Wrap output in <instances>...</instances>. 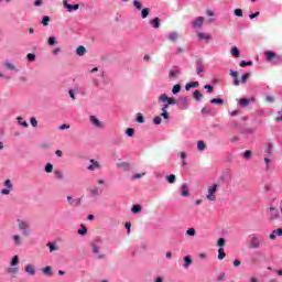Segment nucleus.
Listing matches in <instances>:
<instances>
[{
	"instance_id": "1",
	"label": "nucleus",
	"mask_w": 282,
	"mask_h": 282,
	"mask_svg": "<svg viewBox=\"0 0 282 282\" xmlns=\"http://www.w3.org/2000/svg\"><path fill=\"white\" fill-rule=\"evenodd\" d=\"M264 57L268 63H272L273 65L282 63V55L272 51H265Z\"/></svg>"
},
{
	"instance_id": "2",
	"label": "nucleus",
	"mask_w": 282,
	"mask_h": 282,
	"mask_svg": "<svg viewBox=\"0 0 282 282\" xmlns=\"http://www.w3.org/2000/svg\"><path fill=\"white\" fill-rule=\"evenodd\" d=\"M248 248L249 250H259L261 248V238L257 235H251Z\"/></svg>"
},
{
	"instance_id": "3",
	"label": "nucleus",
	"mask_w": 282,
	"mask_h": 282,
	"mask_svg": "<svg viewBox=\"0 0 282 282\" xmlns=\"http://www.w3.org/2000/svg\"><path fill=\"white\" fill-rule=\"evenodd\" d=\"M217 183L213 184V186L208 187L207 194L205 195V199L207 202H217V196L215 193H217Z\"/></svg>"
},
{
	"instance_id": "4",
	"label": "nucleus",
	"mask_w": 282,
	"mask_h": 282,
	"mask_svg": "<svg viewBox=\"0 0 282 282\" xmlns=\"http://www.w3.org/2000/svg\"><path fill=\"white\" fill-rule=\"evenodd\" d=\"M17 221L19 230H22V235L24 237H30V231H28V228H30V223L21 219H18Z\"/></svg>"
},
{
	"instance_id": "5",
	"label": "nucleus",
	"mask_w": 282,
	"mask_h": 282,
	"mask_svg": "<svg viewBox=\"0 0 282 282\" xmlns=\"http://www.w3.org/2000/svg\"><path fill=\"white\" fill-rule=\"evenodd\" d=\"M158 102H167V105H177V99L174 97H169L166 94H162L158 98Z\"/></svg>"
},
{
	"instance_id": "6",
	"label": "nucleus",
	"mask_w": 282,
	"mask_h": 282,
	"mask_svg": "<svg viewBox=\"0 0 282 282\" xmlns=\"http://www.w3.org/2000/svg\"><path fill=\"white\" fill-rule=\"evenodd\" d=\"M194 29H199L202 25H204V17H198L196 20L192 23Z\"/></svg>"
},
{
	"instance_id": "7",
	"label": "nucleus",
	"mask_w": 282,
	"mask_h": 282,
	"mask_svg": "<svg viewBox=\"0 0 282 282\" xmlns=\"http://www.w3.org/2000/svg\"><path fill=\"white\" fill-rule=\"evenodd\" d=\"M63 6L66 7V9L68 10V12H72V10H78L80 8L79 4H69L67 3V0H63Z\"/></svg>"
},
{
	"instance_id": "8",
	"label": "nucleus",
	"mask_w": 282,
	"mask_h": 282,
	"mask_svg": "<svg viewBox=\"0 0 282 282\" xmlns=\"http://www.w3.org/2000/svg\"><path fill=\"white\" fill-rule=\"evenodd\" d=\"M90 122L94 124V127H97L98 129H102V122L96 118V116H90Z\"/></svg>"
},
{
	"instance_id": "9",
	"label": "nucleus",
	"mask_w": 282,
	"mask_h": 282,
	"mask_svg": "<svg viewBox=\"0 0 282 282\" xmlns=\"http://www.w3.org/2000/svg\"><path fill=\"white\" fill-rule=\"evenodd\" d=\"M6 271L11 274V279H17V274H19V268L17 267L8 268Z\"/></svg>"
},
{
	"instance_id": "10",
	"label": "nucleus",
	"mask_w": 282,
	"mask_h": 282,
	"mask_svg": "<svg viewBox=\"0 0 282 282\" xmlns=\"http://www.w3.org/2000/svg\"><path fill=\"white\" fill-rule=\"evenodd\" d=\"M67 202H69L70 206H80L82 198H72V196L66 197Z\"/></svg>"
},
{
	"instance_id": "11",
	"label": "nucleus",
	"mask_w": 282,
	"mask_h": 282,
	"mask_svg": "<svg viewBox=\"0 0 282 282\" xmlns=\"http://www.w3.org/2000/svg\"><path fill=\"white\" fill-rule=\"evenodd\" d=\"M90 165L87 166L88 171H96V169L100 167V163L96 160H90Z\"/></svg>"
},
{
	"instance_id": "12",
	"label": "nucleus",
	"mask_w": 282,
	"mask_h": 282,
	"mask_svg": "<svg viewBox=\"0 0 282 282\" xmlns=\"http://www.w3.org/2000/svg\"><path fill=\"white\" fill-rule=\"evenodd\" d=\"M25 272L30 274L31 276H34L36 274V269L32 264H26L25 265Z\"/></svg>"
},
{
	"instance_id": "13",
	"label": "nucleus",
	"mask_w": 282,
	"mask_h": 282,
	"mask_svg": "<svg viewBox=\"0 0 282 282\" xmlns=\"http://www.w3.org/2000/svg\"><path fill=\"white\" fill-rule=\"evenodd\" d=\"M192 264H193V259L189 256L185 257L184 264H183L184 269L188 270V268H191Z\"/></svg>"
},
{
	"instance_id": "14",
	"label": "nucleus",
	"mask_w": 282,
	"mask_h": 282,
	"mask_svg": "<svg viewBox=\"0 0 282 282\" xmlns=\"http://www.w3.org/2000/svg\"><path fill=\"white\" fill-rule=\"evenodd\" d=\"M76 54H77V56H85V54H87V48H85V46L80 45L77 47Z\"/></svg>"
},
{
	"instance_id": "15",
	"label": "nucleus",
	"mask_w": 282,
	"mask_h": 282,
	"mask_svg": "<svg viewBox=\"0 0 282 282\" xmlns=\"http://www.w3.org/2000/svg\"><path fill=\"white\" fill-rule=\"evenodd\" d=\"M188 185L186 184H183L182 187H181V195L182 197H188Z\"/></svg>"
},
{
	"instance_id": "16",
	"label": "nucleus",
	"mask_w": 282,
	"mask_h": 282,
	"mask_svg": "<svg viewBox=\"0 0 282 282\" xmlns=\"http://www.w3.org/2000/svg\"><path fill=\"white\" fill-rule=\"evenodd\" d=\"M193 87H199V82H191L185 85L186 91H188L189 89H193Z\"/></svg>"
},
{
	"instance_id": "17",
	"label": "nucleus",
	"mask_w": 282,
	"mask_h": 282,
	"mask_svg": "<svg viewBox=\"0 0 282 282\" xmlns=\"http://www.w3.org/2000/svg\"><path fill=\"white\" fill-rule=\"evenodd\" d=\"M182 74L181 69L170 70L169 78H177Z\"/></svg>"
},
{
	"instance_id": "18",
	"label": "nucleus",
	"mask_w": 282,
	"mask_h": 282,
	"mask_svg": "<svg viewBox=\"0 0 282 282\" xmlns=\"http://www.w3.org/2000/svg\"><path fill=\"white\" fill-rule=\"evenodd\" d=\"M149 14H151V9L144 8L141 10V19H147V17H149Z\"/></svg>"
},
{
	"instance_id": "19",
	"label": "nucleus",
	"mask_w": 282,
	"mask_h": 282,
	"mask_svg": "<svg viewBox=\"0 0 282 282\" xmlns=\"http://www.w3.org/2000/svg\"><path fill=\"white\" fill-rule=\"evenodd\" d=\"M198 39H202L203 41H210L212 36L208 33H198Z\"/></svg>"
},
{
	"instance_id": "20",
	"label": "nucleus",
	"mask_w": 282,
	"mask_h": 282,
	"mask_svg": "<svg viewBox=\"0 0 282 282\" xmlns=\"http://www.w3.org/2000/svg\"><path fill=\"white\" fill-rule=\"evenodd\" d=\"M194 98H195V100H197V101L204 100V95H202V91L195 90V91H194Z\"/></svg>"
},
{
	"instance_id": "21",
	"label": "nucleus",
	"mask_w": 282,
	"mask_h": 282,
	"mask_svg": "<svg viewBox=\"0 0 282 282\" xmlns=\"http://www.w3.org/2000/svg\"><path fill=\"white\" fill-rule=\"evenodd\" d=\"M20 261L19 256H14L10 263L11 268H17V264L20 263Z\"/></svg>"
},
{
	"instance_id": "22",
	"label": "nucleus",
	"mask_w": 282,
	"mask_h": 282,
	"mask_svg": "<svg viewBox=\"0 0 282 282\" xmlns=\"http://www.w3.org/2000/svg\"><path fill=\"white\" fill-rule=\"evenodd\" d=\"M180 91H182V86L180 84L174 85L172 88V94H174V96H175V95L180 94Z\"/></svg>"
},
{
	"instance_id": "23",
	"label": "nucleus",
	"mask_w": 282,
	"mask_h": 282,
	"mask_svg": "<svg viewBox=\"0 0 282 282\" xmlns=\"http://www.w3.org/2000/svg\"><path fill=\"white\" fill-rule=\"evenodd\" d=\"M218 259H219V261L226 259V252L224 251V248H221V247L218 249Z\"/></svg>"
},
{
	"instance_id": "24",
	"label": "nucleus",
	"mask_w": 282,
	"mask_h": 282,
	"mask_svg": "<svg viewBox=\"0 0 282 282\" xmlns=\"http://www.w3.org/2000/svg\"><path fill=\"white\" fill-rule=\"evenodd\" d=\"M160 22H161V20H160V18H154L152 21H151V23H152V25H153V28L155 29V30H158V28H160Z\"/></svg>"
},
{
	"instance_id": "25",
	"label": "nucleus",
	"mask_w": 282,
	"mask_h": 282,
	"mask_svg": "<svg viewBox=\"0 0 282 282\" xmlns=\"http://www.w3.org/2000/svg\"><path fill=\"white\" fill-rule=\"evenodd\" d=\"M132 213H133L134 215H138V213H142V206H140V205H133V206H132Z\"/></svg>"
},
{
	"instance_id": "26",
	"label": "nucleus",
	"mask_w": 282,
	"mask_h": 282,
	"mask_svg": "<svg viewBox=\"0 0 282 282\" xmlns=\"http://www.w3.org/2000/svg\"><path fill=\"white\" fill-rule=\"evenodd\" d=\"M4 67H7V69H10L11 72H14V69H17V66H14L12 62H6Z\"/></svg>"
},
{
	"instance_id": "27",
	"label": "nucleus",
	"mask_w": 282,
	"mask_h": 282,
	"mask_svg": "<svg viewBox=\"0 0 282 282\" xmlns=\"http://www.w3.org/2000/svg\"><path fill=\"white\" fill-rule=\"evenodd\" d=\"M13 242H14V246H21V243H22L21 236L14 235L13 236Z\"/></svg>"
},
{
	"instance_id": "28",
	"label": "nucleus",
	"mask_w": 282,
	"mask_h": 282,
	"mask_svg": "<svg viewBox=\"0 0 282 282\" xmlns=\"http://www.w3.org/2000/svg\"><path fill=\"white\" fill-rule=\"evenodd\" d=\"M231 54L235 56V58H239V54H240L239 48L237 46H234L231 48Z\"/></svg>"
},
{
	"instance_id": "29",
	"label": "nucleus",
	"mask_w": 282,
	"mask_h": 282,
	"mask_svg": "<svg viewBox=\"0 0 282 282\" xmlns=\"http://www.w3.org/2000/svg\"><path fill=\"white\" fill-rule=\"evenodd\" d=\"M54 175H55L56 180H63V177H64L63 172L61 170H55Z\"/></svg>"
},
{
	"instance_id": "30",
	"label": "nucleus",
	"mask_w": 282,
	"mask_h": 282,
	"mask_svg": "<svg viewBox=\"0 0 282 282\" xmlns=\"http://www.w3.org/2000/svg\"><path fill=\"white\" fill-rule=\"evenodd\" d=\"M175 180H176V177L174 174L166 176V182H169V184H175Z\"/></svg>"
},
{
	"instance_id": "31",
	"label": "nucleus",
	"mask_w": 282,
	"mask_h": 282,
	"mask_svg": "<svg viewBox=\"0 0 282 282\" xmlns=\"http://www.w3.org/2000/svg\"><path fill=\"white\" fill-rule=\"evenodd\" d=\"M90 193H91V195H93L94 197L100 196V191L98 189V187H93V188L90 189Z\"/></svg>"
},
{
	"instance_id": "32",
	"label": "nucleus",
	"mask_w": 282,
	"mask_h": 282,
	"mask_svg": "<svg viewBox=\"0 0 282 282\" xmlns=\"http://www.w3.org/2000/svg\"><path fill=\"white\" fill-rule=\"evenodd\" d=\"M50 21H52V18L45 15V17L42 19V25H44V26L50 25Z\"/></svg>"
},
{
	"instance_id": "33",
	"label": "nucleus",
	"mask_w": 282,
	"mask_h": 282,
	"mask_svg": "<svg viewBox=\"0 0 282 282\" xmlns=\"http://www.w3.org/2000/svg\"><path fill=\"white\" fill-rule=\"evenodd\" d=\"M197 149L198 151H204L206 149V143L204 141H198Z\"/></svg>"
},
{
	"instance_id": "34",
	"label": "nucleus",
	"mask_w": 282,
	"mask_h": 282,
	"mask_svg": "<svg viewBox=\"0 0 282 282\" xmlns=\"http://www.w3.org/2000/svg\"><path fill=\"white\" fill-rule=\"evenodd\" d=\"M212 105H224V99L214 98L210 100Z\"/></svg>"
},
{
	"instance_id": "35",
	"label": "nucleus",
	"mask_w": 282,
	"mask_h": 282,
	"mask_svg": "<svg viewBox=\"0 0 282 282\" xmlns=\"http://www.w3.org/2000/svg\"><path fill=\"white\" fill-rule=\"evenodd\" d=\"M137 122H139V124H144L145 122L144 117L140 112L137 116Z\"/></svg>"
},
{
	"instance_id": "36",
	"label": "nucleus",
	"mask_w": 282,
	"mask_h": 282,
	"mask_svg": "<svg viewBox=\"0 0 282 282\" xmlns=\"http://www.w3.org/2000/svg\"><path fill=\"white\" fill-rule=\"evenodd\" d=\"M249 104H250V99H246V98H242L239 101L240 107H246Z\"/></svg>"
},
{
	"instance_id": "37",
	"label": "nucleus",
	"mask_w": 282,
	"mask_h": 282,
	"mask_svg": "<svg viewBox=\"0 0 282 282\" xmlns=\"http://www.w3.org/2000/svg\"><path fill=\"white\" fill-rule=\"evenodd\" d=\"M186 235H188L189 237H195V235H197V231L195 230V228H189L187 229Z\"/></svg>"
},
{
	"instance_id": "38",
	"label": "nucleus",
	"mask_w": 282,
	"mask_h": 282,
	"mask_svg": "<svg viewBox=\"0 0 282 282\" xmlns=\"http://www.w3.org/2000/svg\"><path fill=\"white\" fill-rule=\"evenodd\" d=\"M87 232V227L85 225H82V229L77 230V235L84 236Z\"/></svg>"
},
{
	"instance_id": "39",
	"label": "nucleus",
	"mask_w": 282,
	"mask_h": 282,
	"mask_svg": "<svg viewBox=\"0 0 282 282\" xmlns=\"http://www.w3.org/2000/svg\"><path fill=\"white\" fill-rule=\"evenodd\" d=\"M126 133H127V135H129V138H133V134L135 133V130L132 129V128H128L126 130Z\"/></svg>"
},
{
	"instance_id": "40",
	"label": "nucleus",
	"mask_w": 282,
	"mask_h": 282,
	"mask_svg": "<svg viewBox=\"0 0 282 282\" xmlns=\"http://www.w3.org/2000/svg\"><path fill=\"white\" fill-rule=\"evenodd\" d=\"M28 61H30V63H32V61H36V55L34 53H29L26 55Z\"/></svg>"
},
{
	"instance_id": "41",
	"label": "nucleus",
	"mask_w": 282,
	"mask_h": 282,
	"mask_svg": "<svg viewBox=\"0 0 282 282\" xmlns=\"http://www.w3.org/2000/svg\"><path fill=\"white\" fill-rule=\"evenodd\" d=\"M177 33L176 32H173L169 35V39L170 41H173L175 43V41H177Z\"/></svg>"
},
{
	"instance_id": "42",
	"label": "nucleus",
	"mask_w": 282,
	"mask_h": 282,
	"mask_svg": "<svg viewBox=\"0 0 282 282\" xmlns=\"http://www.w3.org/2000/svg\"><path fill=\"white\" fill-rule=\"evenodd\" d=\"M45 171L46 173H52V171H54V165H52V163H47L45 166Z\"/></svg>"
},
{
	"instance_id": "43",
	"label": "nucleus",
	"mask_w": 282,
	"mask_h": 282,
	"mask_svg": "<svg viewBox=\"0 0 282 282\" xmlns=\"http://www.w3.org/2000/svg\"><path fill=\"white\" fill-rule=\"evenodd\" d=\"M162 118H164V120H171V116L169 115V111L164 110L161 113Z\"/></svg>"
},
{
	"instance_id": "44",
	"label": "nucleus",
	"mask_w": 282,
	"mask_h": 282,
	"mask_svg": "<svg viewBox=\"0 0 282 282\" xmlns=\"http://www.w3.org/2000/svg\"><path fill=\"white\" fill-rule=\"evenodd\" d=\"M250 65H252V61H249V62L241 61V62H240V67H248V66H250Z\"/></svg>"
},
{
	"instance_id": "45",
	"label": "nucleus",
	"mask_w": 282,
	"mask_h": 282,
	"mask_svg": "<svg viewBox=\"0 0 282 282\" xmlns=\"http://www.w3.org/2000/svg\"><path fill=\"white\" fill-rule=\"evenodd\" d=\"M133 6H134V8H137V10H142V3L140 1L134 0Z\"/></svg>"
},
{
	"instance_id": "46",
	"label": "nucleus",
	"mask_w": 282,
	"mask_h": 282,
	"mask_svg": "<svg viewBox=\"0 0 282 282\" xmlns=\"http://www.w3.org/2000/svg\"><path fill=\"white\" fill-rule=\"evenodd\" d=\"M204 89H206L208 91V94H213V91H215V87H213L210 85H205Z\"/></svg>"
},
{
	"instance_id": "47",
	"label": "nucleus",
	"mask_w": 282,
	"mask_h": 282,
	"mask_svg": "<svg viewBox=\"0 0 282 282\" xmlns=\"http://www.w3.org/2000/svg\"><path fill=\"white\" fill-rule=\"evenodd\" d=\"M217 246H219V248H224V246H226V239L220 238L217 242Z\"/></svg>"
},
{
	"instance_id": "48",
	"label": "nucleus",
	"mask_w": 282,
	"mask_h": 282,
	"mask_svg": "<svg viewBox=\"0 0 282 282\" xmlns=\"http://www.w3.org/2000/svg\"><path fill=\"white\" fill-rule=\"evenodd\" d=\"M234 14H235L236 17H243V10H241V9H236V10L234 11Z\"/></svg>"
},
{
	"instance_id": "49",
	"label": "nucleus",
	"mask_w": 282,
	"mask_h": 282,
	"mask_svg": "<svg viewBox=\"0 0 282 282\" xmlns=\"http://www.w3.org/2000/svg\"><path fill=\"white\" fill-rule=\"evenodd\" d=\"M198 76H202V74H204V72H206V68H204V66H198L196 69Z\"/></svg>"
},
{
	"instance_id": "50",
	"label": "nucleus",
	"mask_w": 282,
	"mask_h": 282,
	"mask_svg": "<svg viewBox=\"0 0 282 282\" xmlns=\"http://www.w3.org/2000/svg\"><path fill=\"white\" fill-rule=\"evenodd\" d=\"M202 113H203L204 116H210V109H208V107H204V108L202 109Z\"/></svg>"
},
{
	"instance_id": "51",
	"label": "nucleus",
	"mask_w": 282,
	"mask_h": 282,
	"mask_svg": "<svg viewBox=\"0 0 282 282\" xmlns=\"http://www.w3.org/2000/svg\"><path fill=\"white\" fill-rule=\"evenodd\" d=\"M243 158H245L246 160H248L249 158H252V151L247 150V151L243 153Z\"/></svg>"
},
{
	"instance_id": "52",
	"label": "nucleus",
	"mask_w": 282,
	"mask_h": 282,
	"mask_svg": "<svg viewBox=\"0 0 282 282\" xmlns=\"http://www.w3.org/2000/svg\"><path fill=\"white\" fill-rule=\"evenodd\" d=\"M17 120L20 122V124L22 127H25V128L28 127V122L26 121H21V120H23V117H18Z\"/></svg>"
},
{
	"instance_id": "53",
	"label": "nucleus",
	"mask_w": 282,
	"mask_h": 282,
	"mask_svg": "<svg viewBox=\"0 0 282 282\" xmlns=\"http://www.w3.org/2000/svg\"><path fill=\"white\" fill-rule=\"evenodd\" d=\"M43 274H50L52 272V267H45L42 269Z\"/></svg>"
},
{
	"instance_id": "54",
	"label": "nucleus",
	"mask_w": 282,
	"mask_h": 282,
	"mask_svg": "<svg viewBox=\"0 0 282 282\" xmlns=\"http://www.w3.org/2000/svg\"><path fill=\"white\" fill-rule=\"evenodd\" d=\"M48 45H56V37L54 36L48 37Z\"/></svg>"
},
{
	"instance_id": "55",
	"label": "nucleus",
	"mask_w": 282,
	"mask_h": 282,
	"mask_svg": "<svg viewBox=\"0 0 282 282\" xmlns=\"http://www.w3.org/2000/svg\"><path fill=\"white\" fill-rule=\"evenodd\" d=\"M229 74L232 76V78H237L239 76V72L232 69L229 70Z\"/></svg>"
},
{
	"instance_id": "56",
	"label": "nucleus",
	"mask_w": 282,
	"mask_h": 282,
	"mask_svg": "<svg viewBox=\"0 0 282 282\" xmlns=\"http://www.w3.org/2000/svg\"><path fill=\"white\" fill-rule=\"evenodd\" d=\"M279 217V213H276V212H273V213H271V215H270V219L272 220V221H274V219H276Z\"/></svg>"
},
{
	"instance_id": "57",
	"label": "nucleus",
	"mask_w": 282,
	"mask_h": 282,
	"mask_svg": "<svg viewBox=\"0 0 282 282\" xmlns=\"http://www.w3.org/2000/svg\"><path fill=\"white\" fill-rule=\"evenodd\" d=\"M249 76H250V73L243 74L241 76V83H246L248 80Z\"/></svg>"
},
{
	"instance_id": "58",
	"label": "nucleus",
	"mask_w": 282,
	"mask_h": 282,
	"mask_svg": "<svg viewBox=\"0 0 282 282\" xmlns=\"http://www.w3.org/2000/svg\"><path fill=\"white\" fill-rule=\"evenodd\" d=\"M30 122L33 127H39V121H36V118L32 117Z\"/></svg>"
},
{
	"instance_id": "59",
	"label": "nucleus",
	"mask_w": 282,
	"mask_h": 282,
	"mask_svg": "<svg viewBox=\"0 0 282 282\" xmlns=\"http://www.w3.org/2000/svg\"><path fill=\"white\" fill-rule=\"evenodd\" d=\"M93 252L94 254H98V252H100V248L97 245H93Z\"/></svg>"
},
{
	"instance_id": "60",
	"label": "nucleus",
	"mask_w": 282,
	"mask_h": 282,
	"mask_svg": "<svg viewBox=\"0 0 282 282\" xmlns=\"http://www.w3.org/2000/svg\"><path fill=\"white\" fill-rule=\"evenodd\" d=\"M153 122H154L155 124H162V117H155V118L153 119Z\"/></svg>"
},
{
	"instance_id": "61",
	"label": "nucleus",
	"mask_w": 282,
	"mask_h": 282,
	"mask_svg": "<svg viewBox=\"0 0 282 282\" xmlns=\"http://www.w3.org/2000/svg\"><path fill=\"white\" fill-rule=\"evenodd\" d=\"M47 247L50 249V252H54V250H56V246L52 245V242H48Z\"/></svg>"
},
{
	"instance_id": "62",
	"label": "nucleus",
	"mask_w": 282,
	"mask_h": 282,
	"mask_svg": "<svg viewBox=\"0 0 282 282\" xmlns=\"http://www.w3.org/2000/svg\"><path fill=\"white\" fill-rule=\"evenodd\" d=\"M274 235H278V237H282V228H278L273 231Z\"/></svg>"
},
{
	"instance_id": "63",
	"label": "nucleus",
	"mask_w": 282,
	"mask_h": 282,
	"mask_svg": "<svg viewBox=\"0 0 282 282\" xmlns=\"http://www.w3.org/2000/svg\"><path fill=\"white\" fill-rule=\"evenodd\" d=\"M4 186H7V188H12V182H10V180H6Z\"/></svg>"
},
{
	"instance_id": "64",
	"label": "nucleus",
	"mask_w": 282,
	"mask_h": 282,
	"mask_svg": "<svg viewBox=\"0 0 282 282\" xmlns=\"http://www.w3.org/2000/svg\"><path fill=\"white\" fill-rule=\"evenodd\" d=\"M225 279H226V273H219L218 281H225Z\"/></svg>"
}]
</instances>
